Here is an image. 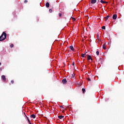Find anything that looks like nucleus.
I'll return each mask as SVG.
<instances>
[{"label":"nucleus","mask_w":124,"mask_h":124,"mask_svg":"<svg viewBox=\"0 0 124 124\" xmlns=\"http://www.w3.org/2000/svg\"><path fill=\"white\" fill-rule=\"evenodd\" d=\"M5 38H6V33L3 32L0 36V41H3Z\"/></svg>","instance_id":"f257e3e1"},{"label":"nucleus","mask_w":124,"mask_h":124,"mask_svg":"<svg viewBox=\"0 0 124 124\" xmlns=\"http://www.w3.org/2000/svg\"><path fill=\"white\" fill-rule=\"evenodd\" d=\"M27 119V120H28V123H29L30 124H31V121L30 120V119H29V117H27V116H26Z\"/></svg>","instance_id":"9b49d317"},{"label":"nucleus","mask_w":124,"mask_h":124,"mask_svg":"<svg viewBox=\"0 0 124 124\" xmlns=\"http://www.w3.org/2000/svg\"><path fill=\"white\" fill-rule=\"evenodd\" d=\"M1 79H2V80L5 82V81H6V78H5V76L4 75H2L1 76Z\"/></svg>","instance_id":"7ed1b4c3"},{"label":"nucleus","mask_w":124,"mask_h":124,"mask_svg":"<svg viewBox=\"0 0 124 124\" xmlns=\"http://www.w3.org/2000/svg\"><path fill=\"white\" fill-rule=\"evenodd\" d=\"M87 56H89L88 55H87V54L86 53V55H84V57H87Z\"/></svg>","instance_id":"cd10ccee"},{"label":"nucleus","mask_w":124,"mask_h":124,"mask_svg":"<svg viewBox=\"0 0 124 124\" xmlns=\"http://www.w3.org/2000/svg\"><path fill=\"white\" fill-rule=\"evenodd\" d=\"M1 65V63L0 62V65Z\"/></svg>","instance_id":"c85d7f7f"},{"label":"nucleus","mask_w":124,"mask_h":124,"mask_svg":"<svg viewBox=\"0 0 124 124\" xmlns=\"http://www.w3.org/2000/svg\"><path fill=\"white\" fill-rule=\"evenodd\" d=\"M25 115H26V113H24Z\"/></svg>","instance_id":"c756f323"},{"label":"nucleus","mask_w":124,"mask_h":124,"mask_svg":"<svg viewBox=\"0 0 124 124\" xmlns=\"http://www.w3.org/2000/svg\"><path fill=\"white\" fill-rule=\"evenodd\" d=\"M103 49H106V45L105 44H104L103 45Z\"/></svg>","instance_id":"ddd939ff"},{"label":"nucleus","mask_w":124,"mask_h":124,"mask_svg":"<svg viewBox=\"0 0 124 124\" xmlns=\"http://www.w3.org/2000/svg\"><path fill=\"white\" fill-rule=\"evenodd\" d=\"M27 2H28V1L27 0H25L24 1V3H27Z\"/></svg>","instance_id":"b1692460"},{"label":"nucleus","mask_w":124,"mask_h":124,"mask_svg":"<svg viewBox=\"0 0 124 124\" xmlns=\"http://www.w3.org/2000/svg\"><path fill=\"white\" fill-rule=\"evenodd\" d=\"M46 7H49V6H50V4L49 3V2H47L46 3Z\"/></svg>","instance_id":"6e6552de"},{"label":"nucleus","mask_w":124,"mask_h":124,"mask_svg":"<svg viewBox=\"0 0 124 124\" xmlns=\"http://www.w3.org/2000/svg\"><path fill=\"white\" fill-rule=\"evenodd\" d=\"M87 60H88V61H91V62H93V58L91 55H88Z\"/></svg>","instance_id":"f03ea898"},{"label":"nucleus","mask_w":124,"mask_h":124,"mask_svg":"<svg viewBox=\"0 0 124 124\" xmlns=\"http://www.w3.org/2000/svg\"><path fill=\"white\" fill-rule=\"evenodd\" d=\"M72 65H73V66L75 65V63L74 62H73L72 63Z\"/></svg>","instance_id":"a878e982"},{"label":"nucleus","mask_w":124,"mask_h":124,"mask_svg":"<svg viewBox=\"0 0 124 124\" xmlns=\"http://www.w3.org/2000/svg\"><path fill=\"white\" fill-rule=\"evenodd\" d=\"M10 47H11V48H12V47H13V44H11L10 45Z\"/></svg>","instance_id":"393cba45"},{"label":"nucleus","mask_w":124,"mask_h":124,"mask_svg":"<svg viewBox=\"0 0 124 124\" xmlns=\"http://www.w3.org/2000/svg\"><path fill=\"white\" fill-rule=\"evenodd\" d=\"M60 108H61L62 109H63V110H65V108H63L62 106H60Z\"/></svg>","instance_id":"a211bd4d"},{"label":"nucleus","mask_w":124,"mask_h":124,"mask_svg":"<svg viewBox=\"0 0 124 124\" xmlns=\"http://www.w3.org/2000/svg\"><path fill=\"white\" fill-rule=\"evenodd\" d=\"M96 54L97 56H99V51H97L96 52Z\"/></svg>","instance_id":"dca6fc26"},{"label":"nucleus","mask_w":124,"mask_h":124,"mask_svg":"<svg viewBox=\"0 0 124 124\" xmlns=\"http://www.w3.org/2000/svg\"><path fill=\"white\" fill-rule=\"evenodd\" d=\"M31 118H32V119H35V115L31 114Z\"/></svg>","instance_id":"f8f14e48"},{"label":"nucleus","mask_w":124,"mask_h":124,"mask_svg":"<svg viewBox=\"0 0 124 124\" xmlns=\"http://www.w3.org/2000/svg\"><path fill=\"white\" fill-rule=\"evenodd\" d=\"M109 16H107V17H105V21H107L108 20V18H109Z\"/></svg>","instance_id":"2eb2a0df"},{"label":"nucleus","mask_w":124,"mask_h":124,"mask_svg":"<svg viewBox=\"0 0 124 124\" xmlns=\"http://www.w3.org/2000/svg\"><path fill=\"white\" fill-rule=\"evenodd\" d=\"M100 2H101V3H103V4H104V3H108V2L105 1L103 0H100Z\"/></svg>","instance_id":"0eeeda50"},{"label":"nucleus","mask_w":124,"mask_h":124,"mask_svg":"<svg viewBox=\"0 0 124 124\" xmlns=\"http://www.w3.org/2000/svg\"><path fill=\"white\" fill-rule=\"evenodd\" d=\"M87 80H88V81H91V78H87Z\"/></svg>","instance_id":"bb28decb"},{"label":"nucleus","mask_w":124,"mask_h":124,"mask_svg":"<svg viewBox=\"0 0 124 124\" xmlns=\"http://www.w3.org/2000/svg\"><path fill=\"white\" fill-rule=\"evenodd\" d=\"M62 83H63V84H66V83H67V81L66 80V79L65 78H64L62 80Z\"/></svg>","instance_id":"20e7f679"},{"label":"nucleus","mask_w":124,"mask_h":124,"mask_svg":"<svg viewBox=\"0 0 124 124\" xmlns=\"http://www.w3.org/2000/svg\"><path fill=\"white\" fill-rule=\"evenodd\" d=\"M82 92L83 93H85V92H86V90L84 88L82 89Z\"/></svg>","instance_id":"f3484780"},{"label":"nucleus","mask_w":124,"mask_h":124,"mask_svg":"<svg viewBox=\"0 0 124 124\" xmlns=\"http://www.w3.org/2000/svg\"><path fill=\"white\" fill-rule=\"evenodd\" d=\"M95 2H96V0H91V3H92V4H94V3H95Z\"/></svg>","instance_id":"423d86ee"},{"label":"nucleus","mask_w":124,"mask_h":124,"mask_svg":"<svg viewBox=\"0 0 124 124\" xmlns=\"http://www.w3.org/2000/svg\"><path fill=\"white\" fill-rule=\"evenodd\" d=\"M11 83H12V84H14V81L11 80Z\"/></svg>","instance_id":"5701e85b"},{"label":"nucleus","mask_w":124,"mask_h":124,"mask_svg":"<svg viewBox=\"0 0 124 124\" xmlns=\"http://www.w3.org/2000/svg\"><path fill=\"white\" fill-rule=\"evenodd\" d=\"M52 11H53V10L51 9L49 10V12H50V13H52Z\"/></svg>","instance_id":"6ab92c4d"},{"label":"nucleus","mask_w":124,"mask_h":124,"mask_svg":"<svg viewBox=\"0 0 124 124\" xmlns=\"http://www.w3.org/2000/svg\"><path fill=\"white\" fill-rule=\"evenodd\" d=\"M102 29H103V30H105V29H106V27H105V26H103L102 27Z\"/></svg>","instance_id":"aec40b11"},{"label":"nucleus","mask_w":124,"mask_h":124,"mask_svg":"<svg viewBox=\"0 0 124 124\" xmlns=\"http://www.w3.org/2000/svg\"><path fill=\"white\" fill-rule=\"evenodd\" d=\"M86 56V53L82 54L81 55L82 58H86V56Z\"/></svg>","instance_id":"4468645a"},{"label":"nucleus","mask_w":124,"mask_h":124,"mask_svg":"<svg viewBox=\"0 0 124 124\" xmlns=\"http://www.w3.org/2000/svg\"><path fill=\"white\" fill-rule=\"evenodd\" d=\"M73 21H75V18L72 17Z\"/></svg>","instance_id":"4be33fe9"},{"label":"nucleus","mask_w":124,"mask_h":124,"mask_svg":"<svg viewBox=\"0 0 124 124\" xmlns=\"http://www.w3.org/2000/svg\"><path fill=\"white\" fill-rule=\"evenodd\" d=\"M59 17H62V14L59 13Z\"/></svg>","instance_id":"412c9836"},{"label":"nucleus","mask_w":124,"mask_h":124,"mask_svg":"<svg viewBox=\"0 0 124 124\" xmlns=\"http://www.w3.org/2000/svg\"><path fill=\"white\" fill-rule=\"evenodd\" d=\"M112 18L113 20H116L117 19V15L115 14L113 15Z\"/></svg>","instance_id":"39448f33"},{"label":"nucleus","mask_w":124,"mask_h":124,"mask_svg":"<svg viewBox=\"0 0 124 124\" xmlns=\"http://www.w3.org/2000/svg\"><path fill=\"white\" fill-rule=\"evenodd\" d=\"M59 119H63V118H64V116L62 115H60L58 116Z\"/></svg>","instance_id":"9d476101"},{"label":"nucleus","mask_w":124,"mask_h":124,"mask_svg":"<svg viewBox=\"0 0 124 124\" xmlns=\"http://www.w3.org/2000/svg\"><path fill=\"white\" fill-rule=\"evenodd\" d=\"M70 49H71V50L72 51H74V47L73 46H70Z\"/></svg>","instance_id":"1a4fd4ad"}]
</instances>
